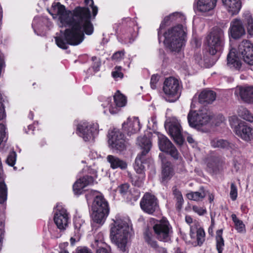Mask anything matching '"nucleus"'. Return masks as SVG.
Wrapping results in <instances>:
<instances>
[{"label":"nucleus","instance_id":"f257e3e1","mask_svg":"<svg viewBox=\"0 0 253 253\" xmlns=\"http://www.w3.org/2000/svg\"><path fill=\"white\" fill-rule=\"evenodd\" d=\"M52 15L59 16L62 25L71 26L64 32L60 31L55 37L57 45L61 48L67 49L68 44L78 45L84 40V32L88 35L94 31L93 26L90 22V12L88 8L78 7L73 12L66 10L65 7L59 2L52 5Z\"/></svg>","mask_w":253,"mask_h":253},{"label":"nucleus","instance_id":"f03ea898","mask_svg":"<svg viewBox=\"0 0 253 253\" xmlns=\"http://www.w3.org/2000/svg\"><path fill=\"white\" fill-rule=\"evenodd\" d=\"M114 226L110 231V238L120 249L126 251L128 234L131 226L129 219L126 217L117 215L114 219Z\"/></svg>","mask_w":253,"mask_h":253},{"label":"nucleus","instance_id":"7ed1b4c3","mask_svg":"<svg viewBox=\"0 0 253 253\" xmlns=\"http://www.w3.org/2000/svg\"><path fill=\"white\" fill-rule=\"evenodd\" d=\"M185 36V29L178 24L165 32L164 43L171 51L179 52L184 44Z\"/></svg>","mask_w":253,"mask_h":253},{"label":"nucleus","instance_id":"20e7f679","mask_svg":"<svg viewBox=\"0 0 253 253\" xmlns=\"http://www.w3.org/2000/svg\"><path fill=\"white\" fill-rule=\"evenodd\" d=\"M93 195L91 218L94 222L102 224L109 213V205L101 193L95 191Z\"/></svg>","mask_w":253,"mask_h":253},{"label":"nucleus","instance_id":"39448f33","mask_svg":"<svg viewBox=\"0 0 253 253\" xmlns=\"http://www.w3.org/2000/svg\"><path fill=\"white\" fill-rule=\"evenodd\" d=\"M207 43L211 54L215 55L221 52L225 43L223 30L219 27L213 28L207 37Z\"/></svg>","mask_w":253,"mask_h":253},{"label":"nucleus","instance_id":"423d86ee","mask_svg":"<svg viewBox=\"0 0 253 253\" xmlns=\"http://www.w3.org/2000/svg\"><path fill=\"white\" fill-rule=\"evenodd\" d=\"M181 88L182 85L177 79L174 77L166 78L163 87L166 100L169 102L176 101L180 96Z\"/></svg>","mask_w":253,"mask_h":253},{"label":"nucleus","instance_id":"0eeeda50","mask_svg":"<svg viewBox=\"0 0 253 253\" xmlns=\"http://www.w3.org/2000/svg\"><path fill=\"white\" fill-rule=\"evenodd\" d=\"M137 143L142 149V151L140 154L137 156L134 168L137 173H144L143 164L145 161V156L150 150L151 142L149 138L144 136L143 137H138Z\"/></svg>","mask_w":253,"mask_h":253},{"label":"nucleus","instance_id":"6e6552de","mask_svg":"<svg viewBox=\"0 0 253 253\" xmlns=\"http://www.w3.org/2000/svg\"><path fill=\"white\" fill-rule=\"evenodd\" d=\"M211 119L210 113L205 108L200 109L197 112L190 111L187 116L189 126L197 129L207 125Z\"/></svg>","mask_w":253,"mask_h":253},{"label":"nucleus","instance_id":"1a4fd4ad","mask_svg":"<svg viewBox=\"0 0 253 253\" xmlns=\"http://www.w3.org/2000/svg\"><path fill=\"white\" fill-rule=\"evenodd\" d=\"M126 104V98L119 91H118L113 97V101L111 97L107 98L102 104V107L105 109L104 113L107 114L108 109L111 114L117 113L119 108L124 107Z\"/></svg>","mask_w":253,"mask_h":253},{"label":"nucleus","instance_id":"9d476101","mask_svg":"<svg viewBox=\"0 0 253 253\" xmlns=\"http://www.w3.org/2000/svg\"><path fill=\"white\" fill-rule=\"evenodd\" d=\"M153 230L157 239L159 241L164 242L170 241L172 234V227L166 219L158 221L153 226Z\"/></svg>","mask_w":253,"mask_h":253},{"label":"nucleus","instance_id":"9b49d317","mask_svg":"<svg viewBox=\"0 0 253 253\" xmlns=\"http://www.w3.org/2000/svg\"><path fill=\"white\" fill-rule=\"evenodd\" d=\"M98 132L97 124H91L88 122H81L77 126V133L83 138L84 141L94 140L95 136Z\"/></svg>","mask_w":253,"mask_h":253},{"label":"nucleus","instance_id":"f8f14e48","mask_svg":"<svg viewBox=\"0 0 253 253\" xmlns=\"http://www.w3.org/2000/svg\"><path fill=\"white\" fill-rule=\"evenodd\" d=\"M140 206L142 211L149 214H153L159 210L158 200L149 193H146L141 198Z\"/></svg>","mask_w":253,"mask_h":253},{"label":"nucleus","instance_id":"ddd939ff","mask_svg":"<svg viewBox=\"0 0 253 253\" xmlns=\"http://www.w3.org/2000/svg\"><path fill=\"white\" fill-rule=\"evenodd\" d=\"M108 143L112 148L120 152L123 151L126 148L124 135L120 130L116 128H114L109 132Z\"/></svg>","mask_w":253,"mask_h":253},{"label":"nucleus","instance_id":"4468645a","mask_svg":"<svg viewBox=\"0 0 253 253\" xmlns=\"http://www.w3.org/2000/svg\"><path fill=\"white\" fill-rule=\"evenodd\" d=\"M237 54L247 64L253 66V45L249 41L243 40L240 43Z\"/></svg>","mask_w":253,"mask_h":253},{"label":"nucleus","instance_id":"2eb2a0df","mask_svg":"<svg viewBox=\"0 0 253 253\" xmlns=\"http://www.w3.org/2000/svg\"><path fill=\"white\" fill-rule=\"evenodd\" d=\"M53 220L58 229L61 230L66 229L69 219L67 210L61 205H57L54 209Z\"/></svg>","mask_w":253,"mask_h":253},{"label":"nucleus","instance_id":"dca6fc26","mask_svg":"<svg viewBox=\"0 0 253 253\" xmlns=\"http://www.w3.org/2000/svg\"><path fill=\"white\" fill-rule=\"evenodd\" d=\"M158 144L160 150L169 153L174 159L177 160L179 154L169 139L162 134H158Z\"/></svg>","mask_w":253,"mask_h":253},{"label":"nucleus","instance_id":"f3484780","mask_svg":"<svg viewBox=\"0 0 253 253\" xmlns=\"http://www.w3.org/2000/svg\"><path fill=\"white\" fill-rule=\"evenodd\" d=\"M159 156L161 158L162 163L160 180L163 184L165 185L170 180L175 172L172 164L170 162L167 161L166 159L164 157V154L160 153Z\"/></svg>","mask_w":253,"mask_h":253},{"label":"nucleus","instance_id":"a211bd4d","mask_svg":"<svg viewBox=\"0 0 253 253\" xmlns=\"http://www.w3.org/2000/svg\"><path fill=\"white\" fill-rule=\"evenodd\" d=\"M236 134L246 141L253 139V128L245 122L241 121L234 127Z\"/></svg>","mask_w":253,"mask_h":253},{"label":"nucleus","instance_id":"6ab92c4d","mask_svg":"<svg viewBox=\"0 0 253 253\" xmlns=\"http://www.w3.org/2000/svg\"><path fill=\"white\" fill-rule=\"evenodd\" d=\"M245 29L242 21L240 19H233L230 24L229 35L234 39H238L245 35Z\"/></svg>","mask_w":253,"mask_h":253},{"label":"nucleus","instance_id":"aec40b11","mask_svg":"<svg viewBox=\"0 0 253 253\" xmlns=\"http://www.w3.org/2000/svg\"><path fill=\"white\" fill-rule=\"evenodd\" d=\"M169 133L176 143L179 145L183 143L181 131L182 128L179 121L175 118L172 119L169 125Z\"/></svg>","mask_w":253,"mask_h":253},{"label":"nucleus","instance_id":"412c9836","mask_svg":"<svg viewBox=\"0 0 253 253\" xmlns=\"http://www.w3.org/2000/svg\"><path fill=\"white\" fill-rule=\"evenodd\" d=\"M234 93L246 103L253 102V86H238L235 88Z\"/></svg>","mask_w":253,"mask_h":253},{"label":"nucleus","instance_id":"4be33fe9","mask_svg":"<svg viewBox=\"0 0 253 253\" xmlns=\"http://www.w3.org/2000/svg\"><path fill=\"white\" fill-rule=\"evenodd\" d=\"M140 122L138 118H128L126 121L122 124L123 130L128 135L135 133L140 129Z\"/></svg>","mask_w":253,"mask_h":253},{"label":"nucleus","instance_id":"5701e85b","mask_svg":"<svg viewBox=\"0 0 253 253\" xmlns=\"http://www.w3.org/2000/svg\"><path fill=\"white\" fill-rule=\"evenodd\" d=\"M94 182L93 178L91 176L86 175L79 179L73 186V191L76 195L82 193L84 188L87 185L92 184Z\"/></svg>","mask_w":253,"mask_h":253},{"label":"nucleus","instance_id":"b1692460","mask_svg":"<svg viewBox=\"0 0 253 253\" xmlns=\"http://www.w3.org/2000/svg\"><path fill=\"white\" fill-rule=\"evenodd\" d=\"M222 4L228 12L231 14L239 13L242 6L240 0H221Z\"/></svg>","mask_w":253,"mask_h":253},{"label":"nucleus","instance_id":"393cba45","mask_svg":"<svg viewBox=\"0 0 253 253\" xmlns=\"http://www.w3.org/2000/svg\"><path fill=\"white\" fill-rule=\"evenodd\" d=\"M216 98V93L211 90L204 89L199 95V101L203 104L212 103Z\"/></svg>","mask_w":253,"mask_h":253},{"label":"nucleus","instance_id":"a878e982","mask_svg":"<svg viewBox=\"0 0 253 253\" xmlns=\"http://www.w3.org/2000/svg\"><path fill=\"white\" fill-rule=\"evenodd\" d=\"M107 160L113 169H120L124 170L127 167V164L125 161L116 156L109 155L107 157Z\"/></svg>","mask_w":253,"mask_h":253},{"label":"nucleus","instance_id":"bb28decb","mask_svg":"<svg viewBox=\"0 0 253 253\" xmlns=\"http://www.w3.org/2000/svg\"><path fill=\"white\" fill-rule=\"evenodd\" d=\"M217 0H199L197 3V9L206 12L213 9L216 5Z\"/></svg>","mask_w":253,"mask_h":253},{"label":"nucleus","instance_id":"cd10ccee","mask_svg":"<svg viewBox=\"0 0 253 253\" xmlns=\"http://www.w3.org/2000/svg\"><path fill=\"white\" fill-rule=\"evenodd\" d=\"M211 145L213 148L230 150L233 148V144L228 140L219 138H214L211 140Z\"/></svg>","mask_w":253,"mask_h":253},{"label":"nucleus","instance_id":"c85d7f7f","mask_svg":"<svg viewBox=\"0 0 253 253\" xmlns=\"http://www.w3.org/2000/svg\"><path fill=\"white\" fill-rule=\"evenodd\" d=\"M227 65L231 69L240 70L242 63L239 58L236 56L234 52L230 51L227 57Z\"/></svg>","mask_w":253,"mask_h":253},{"label":"nucleus","instance_id":"c756f323","mask_svg":"<svg viewBox=\"0 0 253 253\" xmlns=\"http://www.w3.org/2000/svg\"><path fill=\"white\" fill-rule=\"evenodd\" d=\"M181 16V14L178 12H175L173 13L172 14L169 15V16H166L165 17L163 21L162 22V23L160 24L159 29L158 32V37H160V30L165 28L166 24L169 21L171 20H176L177 18L180 17Z\"/></svg>","mask_w":253,"mask_h":253},{"label":"nucleus","instance_id":"7c9ffc66","mask_svg":"<svg viewBox=\"0 0 253 253\" xmlns=\"http://www.w3.org/2000/svg\"><path fill=\"white\" fill-rule=\"evenodd\" d=\"M173 195L176 200V207L179 210L181 209L184 202V200L181 192L177 188L176 186H173L172 189Z\"/></svg>","mask_w":253,"mask_h":253},{"label":"nucleus","instance_id":"2f4dec72","mask_svg":"<svg viewBox=\"0 0 253 253\" xmlns=\"http://www.w3.org/2000/svg\"><path fill=\"white\" fill-rule=\"evenodd\" d=\"M144 238L145 242L152 248L157 249L158 247L157 241L153 239L152 234L149 231H145Z\"/></svg>","mask_w":253,"mask_h":253},{"label":"nucleus","instance_id":"473e14b6","mask_svg":"<svg viewBox=\"0 0 253 253\" xmlns=\"http://www.w3.org/2000/svg\"><path fill=\"white\" fill-rule=\"evenodd\" d=\"M139 175H134L131 177V182L133 185L137 187H141L144 183L145 175V173H137Z\"/></svg>","mask_w":253,"mask_h":253},{"label":"nucleus","instance_id":"72a5a7b5","mask_svg":"<svg viewBox=\"0 0 253 253\" xmlns=\"http://www.w3.org/2000/svg\"><path fill=\"white\" fill-rule=\"evenodd\" d=\"M7 197V188L4 182H0V204L3 205Z\"/></svg>","mask_w":253,"mask_h":253},{"label":"nucleus","instance_id":"f704fd0d","mask_svg":"<svg viewBox=\"0 0 253 253\" xmlns=\"http://www.w3.org/2000/svg\"><path fill=\"white\" fill-rule=\"evenodd\" d=\"M238 114L244 120L250 122H253V116L247 109L245 108H240L238 111Z\"/></svg>","mask_w":253,"mask_h":253},{"label":"nucleus","instance_id":"c9c22d12","mask_svg":"<svg viewBox=\"0 0 253 253\" xmlns=\"http://www.w3.org/2000/svg\"><path fill=\"white\" fill-rule=\"evenodd\" d=\"M231 218L234 223L236 229L239 232H242L245 231V225L243 222L238 219L235 214L231 215Z\"/></svg>","mask_w":253,"mask_h":253},{"label":"nucleus","instance_id":"e433bc0d","mask_svg":"<svg viewBox=\"0 0 253 253\" xmlns=\"http://www.w3.org/2000/svg\"><path fill=\"white\" fill-rule=\"evenodd\" d=\"M222 229L218 230L216 233V249L223 250L224 242L222 238Z\"/></svg>","mask_w":253,"mask_h":253},{"label":"nucleus","instance_id":"4c0bfd02","mask_svg":"<svg viewBox=\"0 0 253 253\" xmlns=\"http://www.w3.org/2000/svg\"><path fill=\"white\" fill-rule=\"evenodd\" d=\"M205 197L204 192H192L187 194V198L191 200L198 201Z\"/></svg>","mask_w":253,"mask_h":253},{"label":"nucleus","instance_id":"58836bf2","mask_svg":"<svg viewBox=\"0 0 253 253\" xmlns=\"http://www.w3.org/2000/svg\"><path fill=\"white\" fill-rule=\"evenodd\" d=\"M205 240V232L202 228H199L197 230V241L198 245L201 246Z\"/></svg>","mask_w":253,"mask_h":253},{"label":"nucleus","instance_id":"ea45409f","mask_svg":"<svg viewBox=\"0 0 253 253\" xmlns=\"http://www.w3.org/2000/svg\"><path fill=\"white\" fill-rule=\"evenodd\" d=\"M247 23V31L251 36H253V18L251 15H248L246 18Z\"/></svg>","mask_w":253,"mask_h":253},{"label":"nucleus","instance_id":"a19ab883","mask_svg":"<svg viewBox=\"0 0 253 253\" xmlns=\"http://www.w3.org/2000/svg\"><path fill=\"white\" fill-rule=\"evenodd\" d=\"M84 221L80 217L76 216L74 218V225L75 230L77 232L81 230L82 227L83 226Z\"/></svg>","mask_w":253,"mask_h":253},{"label":"nucleus","instance_id":"79ce46f5","mask_svg":"<svg viewBox=\"0 0 253 253\" xmlns=\"http://www.w3.org/2000/svg\"><path fill=\"white\" fill-rule=\"evenodd\" d=\"M238 195L237 187L234 183L231 184L230 197L232 201L236 200Z\"/></svg>","mask_w":253,"mask_h":253},{"label":"nucleus","instance_id":"37998d69","mask_svg":"<svg viewBox=\"0 0 253 253\" xmlns=\"http://www.w3.org/2000/svg\"><path fill=\"white\" fill-rule=\"evenodd\" d=\"M16 160V153L15 152H12L8 156L6 163L9 166L13 167L15 163Z\"/></svg>","mask_w":253,"mask_h":253},{"label":"nucleus","instance_id":"c03bdc74","mask_svg":"<svg viewBox=\"0 0 253 253\" xmlns=\"http://www.w3.org/2000/svg\"><path fill=\"white\" fill-rule=\"evenodd\" d=\"M84 2L85 4L91 7L92 9V12L93 14V18L97 15L98 12V8L96 6L93 5V0H84Z\"/></svg>","mask_w":253,"mask_h":253},{"label":"nucleus","instance_id":"a18cd8bd","mask_svg":"<svg viewBox=\"0 0 253 253\" xmlns=\"http://www.w3.org/2000/svg\"><path fill=\"white\" fill-rule=\"evenodd\" d=\"M129 187V186L128 184L125 183L120 185L118 187V190L122 196H125L128 192Z\"/></svg>","mask_w":253,"mask_h":253},{"label":"nucleus","instance_id":"49530a36","mask_svg":"<svg viewBox=\"0 0 253 253\" xmlns=\"http://www.w3.org/2000/svg\"><path fill=\"white\" fill-rule=\"evenodd\" d=\"M92 60L93 61L92 65V68L94 71L97 72L99 70V68L101 65L100 60L96 56H93L91 58Z\"/></svg>","mask_w":253,"mask_h":253},{"label":"nucleus","instance_id":"de8ad7c7","mask_svg":"<svg viewBox=\"0 0 253 253\" xmlns=\"http://www.w3.org/2000/svg\"><path fill=\"white\" fill-rule=\"evenodd\" d=\"M159 80V77L158 75L152 76L150 81V85L152 89H155L157 87V84Z\"/></svg>","mask_w":253,"mask_h":253},{"label":"nucleus","instance_id":"09e8293b","mask_svg":"<svg viewBox=\"0 0 253 253\" xmlns=\"http://www.w3.org/2000/svg\"><path fill=\"white\" fill-rule=\"evenodd\" d=\"M125 55L124 50L118 51L115 52L112 56V59L116 61H120L124 58Z\"/></svg>","mask_w":253,"mask_h":253},{"label":"nucleus","instance_id":"8fccbe9b","mask_svg":"<svg viewBox=\"0 0 253 253\" xmlns=\"http://www.w3.org/2000/svg\"><path fill=\"white\" fill-rule=\"evenodd\" d=\"M5 117L4 108L2 102V97L0 93V121Z\"/></svg>","mask_w":253,"mask_h":253},{"label":"nucleus","instance_id":"3c124183","mask_svg":"<svg viewBox=\"0 0 253 253\" xmlns=\"http://www.w3.org/2000/svg\"><path fill=\"white\" fill-rule=\"evenodd\" d=\"M193 210L195 212H197L200 215H203L206 213V210L205 209L198 206H193Z\"/></svg>","mask_w":253,"mask_h":253},{"label":"nucleus","instance_id":"603ef678","mask_svg":"<svg viewBox=\"0 0 253 253\" xmlns=\"http://www.w3.org/2000/svg\"><path fill=\"white\" fill-rule=\"evenodd\" d=\"M5 126L2 124H0V144L2 142L4 137L5 136Z\"/></svg>","mask_w":253,"mask_h":253},{"label":"nucleus","instance_id":"864d4df0","mask_svg":"<svg viewBox=\"0 0 253 253\" xmlns=\"http://www.w3.org/2000/svg\"><path fill=\"white\" fill-rule=\"evenodd\" d=\"M112 75L114 78H123V74L119 70H114V71L112 72Z\"/></svg>","mask_w":253,"mask_h":253},{"label":"nucleus","instance_id":"5fc2aeb1","mask_svg":"<svg viewBox=\"0 0 253 253\" xmlns=\"http://www.w3.org/2000/svg\"><path fill=\"white\" fill-rule=\"evenodd\" d=\"M186 140L188 142L191 144L193 147L196 145V142L192 136L188 134L187 136Z\"/></svg>","mask_w":253,"mask_h":253},{"label":"nucleus","instance_id":"6e6d98bb","mask_svg":"<svg viewBox=\"0 0 253 253\" xmlns=\"http://www.w3.org/2000/svg\"><path fill=\"white\" fill-rule=\"evenodd\" d=\"M77 253H92L90 250L86 248H83L78 250Z\"/></svg>","mask_w":253,"mask_h":253},{"label":"nucleus","instance_id":"4d7b16f0","mask_svg":"<svg viewBox=\"0 0 253 253\" xmlns=\"http://www.w3.org/2000/svg\"><path fill=\"white\" fill-rule=\"evenodd\" d=\"M96 253H110V252L104 248H101L97 250Z\"/></svg>","mask_w":253,"mask_h":253},{"label":"nucleus","instance_id":"13d9d810","mask_svg":"<svg viewBox=\"0 0 253 253\" xmlns=\"http://www.w3.org/2000/svg\"><path fill=\"white\" fill-rule=\"evenodd\" d=\"M3 238V230L1 229H0V250L1 249V247L2 246Z\"/></svg>","mask_w":253,"mask_h":253},{"label":"nucleus","instance_id":"bf43d9fd","mask_svg":"<svg viewBox=\"0 0 253 253\" xmlns=\"http://www.w3.org/2000/svg\"><path fill=\"white\" fill-rule=\"evenodd\" d=\"M98 236H99V238L97 239L96 238L95 239V241L96 242H102L103 238V235L102 233H99L98 234Z\"/></svg>","mask_w":253,"mask_h":253},{"label":"nucleus","instance_id":"052dcab7","mask_svg":"<svg viewBox=\"0 0 253 253\" xmlns=\"http://www.w3.org/2000/svg\"><path fill=\"white\" fill-rule=\"evenodd\" d=\"M132 31V30H131V31ZM136 34L134 31L133 30V33L131 34V37L129 38V42H132L136 37Z\"/></svg>","mask_w":253,"mask_h":253},{"label":"nucleus","instance_id":"680f3d73","mask_svg":"<svg viewBox=\"0 0 253 253\" xmlns=\"http://www.w3.org/2000/svg\"><path fill=\"white\" fill-rule=\"evenodd\" d=\"M185 220H186V222L188 223H191L192 222V219L189 216H186Z\"/></svg>","mask_w":253,"mask_h":253},{"label":"nucleus","instance_id":"e2e57ef3","mask_svg":"<svg viewBox=\"0 0 253 253\" xmlns=\"http://www.w3.org/2000/svg\"><path fill=\"white\" fill-rule=\"evenodd\" d=\"M114 70H119L120 71H121V70H122V67L121 66H116L115 68H114Z\"/></svg>","mask_w":253,"mask_h":253},{"label":"nucleus","instance_id":"0e129e2a","mask_svg":"<svg viewBox=\"0 0 253 253\" xmlns=\"http://www.w3.org/2000/svg\"><path fill=\"white\" fill-rule=\"evenodd\" d=\"M209 199L211 202L213 200V196L212 195H210L209 197Z\"/></svg>","mask_w":253,"mask_h":253},{"label":"nucleus","instance_id":"69168bd1","mask_svg":"<svg viewBox=\"0 0 253 253\" xmlns=\"http://www.w3.org/2000/svg\"><path fill=\"white\" fill-rule=\"evenodd\" d=\"M155 120H156L155 117H152V118H151V121H152L154 124V123H155Z\"/></svg>","mask_w":253,"mask_h":253},{"label":"nucleus","instance_id":"338daca9","mask_svg":"<svg viewBox=\"0 0 253 253\" xmlns=\"http://www.w3.org/2000/svg\"><path fill=\"white\" fill-rule=\"evenodd\" d=\"M176 253H182L179 249H177L176 251Z\"/></svg>","mask_w":253,"mask_h":253},{"label":"nucleus","instance_id":"774afa93","mask_svg":"<svg viewBox=\"0 0 253 253\" xmlns=\"http://www.w3.org/2000/svg\"><path fill=\"white\" fill-rule=\"evenodd\" d=\"M60 253H69V252L66 250H63L61 251Z\"/></svg>","mask_w":253,"mask_h":253}]
</instances>
